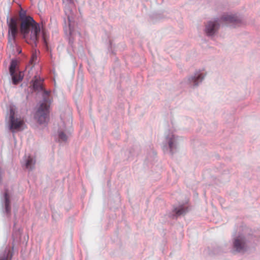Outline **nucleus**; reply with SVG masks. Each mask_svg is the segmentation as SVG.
I'll use <instances>...</instances> for the list:
<instances>
[{
  "mask_svg": "<svg viewBox=\"0 0 260 260\" xmlns=\"http://www.w3.org/2000/svg\"><path fill=\"white\" fill-rule=\"evenodd\" d=\"M19 19L21 22L20 32L27 43L35 44L37 46L40 27L33 18L26 15V12L21 9L19 12Z\"/></svg>",
  "mask_w": 260,
  "mask_h": 260,
  "instance_id": "1",
  "label": "nucleus"
},
{
  "mask_svg": "<svg viewBox=\"0 0 260 260\" xmlns=\"http://www.w3.org/2000/svg\"><path fill=\"white\" fill-rule=\"evenodd\" d=\"M232 23L234 27L239 26L243 23L242 18L236 14L224 15L220 18H215L213 20L208 21L205 26L204 32L208 37H213L218 32L222 22Z\"/></svg>",
  "mask_w": 260,
  "mask_h": 260,
  "instance_id": "2",
  "label": "nucleus"
},
{
  "mask_svg": "<svg viewBox=\"0 0 260 260\" xmlns=\"http://www.w3.org/2000/svg\"><path fill=\"white\" fill-rule=\"evenodd\" d=\"M50 100L48 96H43L42 103L36 112L35 117L40 124L47 122L49 118Z\"/></svg>",
  "mask_w": 260,
  "mask_h": 260,
  "instance_id": "3",
  "label": "nucleus"
},
{
  "mask_svg": "<svg viewBox=\"0 0 260 260\" xmlns=\"http://www.w3.org/2000/svg\"><path fill=\"white\" fill-rule=\"evenodd\" d=\"M178 146V136L170 133L166 136L162 143V149L164 153H169L173 156L177 152Z\"/></svg>",
  "mask_w": 260,
  "mask_h": 260,
  "instance_id": "4",
  "label": "nucleus"
},
{
  "mask_svg": "<svg viewBox=\"0 0 260 260\" xmlns=\"http://www.w3.org/2000/svg\"><path fill=\"white\" fill-rule=\"evenodd\" d=\"M9 115V128L11 132L14 133L22 130L24 122L20 119L15 117V109L12 106L10 107Z\"/></svg>",
  "mask_w": 260,
  "mask_h": 260,
  "instance_id": "5",
  "label": "nucleus"
},
{
  "mask_svg": "<svg viewBox=\"0 0 260 260\" xmlns=\"http://www.w3.org/2000/svg\"><path fill=\"white\" fill-rule=\"evenodd\" d=\"M249 240L244 236H238L234 239L233 242V249L238 253H244L249 248Z\"/></svg>",
  "mask_w": 260,
  "mask_h": 260,
  "instance_id": "6",
  "label": "nucleus"
},
{
  "mask_svg": "<svg viewBox=\"0 0 260 260\" xmlns=\"http://www.w3.org/2000/svg\"><path fill=\"white\" fill-rule=\"evenodd\" d=\"M64 13L67 17L68 25L69 30V44L71 47H73V45L74 43V13L72 10L69 8L67 7L64 9Z\"/></svg>",
  "mask_w": 260,
  "mask_h": 260,
  "instance_id": "7",
  "label": "nucleus"
},
{
  "mask_svg": "<svg viewBox=\"0 0 260 260\" xmlns=\"http://www.w3.org/2000/svg\"><path fill=\"white\" fill-rule=\"evenodd\" d=\"M205 77V75L200 71H196L194 74L184 79V82L192 87L198 86L202 83Z\"/></svg>",
  "mask_w": 260,
  "mask_h": 260,
  "instance_id": "8",
  "label": "nucleus"
},
{
  "mask_svg": "<svg viewBox=\"0 0 260 260\" xmlns=\"http://www.w3.org/2000/svg\"><path fill=\"white\" fill-rule=\"evenodd\" d=\"M4 213L8 218H10L11 215V207L10 205V197L8 189L5 190L4 193Z\"/></svg>",
  "mask_w": 260,
  "mask_h": 260,
  "instance_id": "9",
  "label": "nucleus"
},
{
  "mask_svg": "<svg viewBox=\"0 0 260 260\" xmlns=\"http://www.w3.org/2000/svg\"><path fill=\"white\" fill-rule=\"evenodd\" d=\"M7 23L8 26V35L18 34V22L16 18L7 16Z\"/></svg>",
  "mask_w": 260,
  "mask_h": 260,
  "instance_id": "10",
  "label": "nucleus"
},
{
  "mask_svg": "<svg viewBox=\"0 0 260 260\" xmlns=\"http://www.w3.org/2000/svg\"><path fill=\"white\" fill-rule=\"evenodd\" d=\"M187 212V208L181 206L179 208H175L173 210V213L169 216L172 218H177V217L185 214Z\"/></svg>",
  "mask_w": 260,
  "mask_h": 260,
  "instance_id": "11",
  "label": "nucleus"
},
{
  "mask_svg": "<svg viewBox=\"0 0 260 260\" xmlns=\"http://www.w3.org/2000/svg\"><path fill=\"white\" fill-rule=\"evenodd\" d=\"M12 78V84L16 85L21 82L23 79L24 74L22 72L17 73L15 72L12 75H11Z\"/></svg>",
  "mask_w": 260,
  "mask_h": 260,
  "instance_id": "12",
  "label": "nucleus"
},
{
  "mask_svg": "<svg viewBox=\"0 0 260 260\" xmlns=\"http://www.w3.org/2000/svg\"><path fill=\"white\" fill-rule=\"evenodd\" d=\"M17 36V34L8 35V44L13 50L14 49L15 47H17L18 44L16 42Z\"/></svg>",
  "mask_w": 260,
  "mask_h": 260,
  "instance_id": "13",
  "label": "nucleus"
},
{
  "mask_svg": "<svg viewBox=\"0 0 260 260\" xmlns=\"http://www.w3.org/2000/svg\"><path fill=\"white\" fill-rule=\"evenodd\" d=\"M30 83H32V89L34 91H42L44 90L42 84L37 79L32 80Z\"/></svg>",
  "mask_w": 260,
  "mask_h": 260,
  "instance_id": "14",
  "label": "nucleus"
},
{
  "mask_svg": "<svg viewBox=\"0 0 260 260\" xmlns=\"http://www.w3.org/2000/svg\"><path fill=\"white\" fill-rule=\"evenodd\" d=\"M17 66V60L15 59H12L9 68L10 75H12L13 73L16 71V68Z\"/></svg>",
  "mask_w": 260,
  "mask_h": 260,
  "instance_id": "15",
  "label": "nucleus"
},
{
  "mask_svg": "<svg viewBox=\"0 0 260 260\" xmlns=\"http://www.w3.org/2000/svg\"><path fill=\"white\" fill-rule=\"evenodd\" d=\"M35 160H34V159L32 157H31L30 156H29L26 160L25 168L26 169L31 170L32 169V167L35 165Z\"/></svg>",
  "mask_w": 260,
  "mask_h": 260,
  "instance_id": "16",
  "label": "nucleus"
},
{
  "mask_svg": "<svg viewBox=\"0 0 260 260\" xmlns=\"http://www.w3.org/2000/svg\"><path fill=\"white\" fill-rule=\"evenodd\" d=\"M12 256L13 253L10 250H5L3 257L0 260H11Z\"/></svg>",
  "mask_w": 260,
  "mask_h": 260,
  "instance_id": "17",
  "label": "nucleus"
},
{
  "mask_svg": "<svg viewBox=\"0 0 260 260\" xmlns=\"http://www.w3.org/2000/svg\"><path fill=\"white\" fill-rule=\"evenodd\" d=\"M58 136L59 138V141H62L64 142L67 141L68 136L63 132L61 131H58Z\"/></svg>",
  "mask_w": 260,
  "mask_h": 260,
  "instance_id": "18",
  "label": "nucleus"
},
{
  "mask_svg": "<svg viewBox=\"0 0 260 260\" xmlns=\"http://www.w3.org/2000/svg\"><path fill=\"white\" fill-rule=\"evenodd\" d=\"M63 3H66L67 4L70 5L73 4V0H62Z\"/></svg>",
  "mask_w": 260,
  "mask_h": 260,
  "instance_id": "19",
  "label": "nucleus"
},
{
  "mask_svg": "<svg viewBox=\"0 0 260 260\" xmlns=\"http://www.w3.org/2000/svg\"><path fill=\"white\" fill-rule=\"evenodd\" d=\"M15 48H16V51L18 52V54H20L21 53V49L18 45H17V47Z\"/></svg>",
  "mask_w": 260,
  "mask_h": 260,
  "instance_id": "20",
  "label": "nucleus"
},
{
  "mask_svg": "<svg viewBox=\"0 0 260 260\" xmlns=\"http://www.w3.org/2000/svg\"><path fill=\"white\" fill-rule=\"evenodd\" d=\"M43 91V96H48L49 93H50V92L47 91V90H45L44 89Z\"/></svg>",
  "mask_w": 260,
  "mask_h": 260,
  "instance_id": "21",
  "label": "nucleus"
},
{
  "mask_svg": "<svg viewBox=\"0 0 260 260\" xmlns=\"http://www.w3.org/2000/svg\"><path fill=\"white\" fill-rule=\"evenodd\" d=\"M37 59V56H36V55L33 54L32 56L31 59L32 60V59Z\"/></svg>",
  "mask_w": 260,
  "mask_h": 260,
  "instance_id": "22",
  "label": "nucleus"
},
{
  "mask_svg": "<svg viewBox=\"0 0 260 260\" xmlns=\"http://www.w3.org/2000/svg\"><path fill=\"white\" fill-rule=\"evenodd\" d=\"M64 23H65V24H66V23H67V21H66V19H64Z\"/></svg>",
  "mask_w": 260,
  "mask_h": 260,
  "instance_id": "23",
  "label": "nucleus"
}]
</instances>
